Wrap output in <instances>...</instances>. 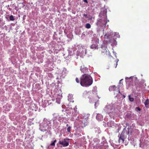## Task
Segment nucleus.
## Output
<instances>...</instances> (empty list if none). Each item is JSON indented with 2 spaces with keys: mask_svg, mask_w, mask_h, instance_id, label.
<instances>
[{
  "mask_svg": "<svg viewBox=\"0 0 149 149\" xmlns=\"http://www.w3.org/2000/svg\"><path fill=\"white\" fill-rule=\"evenodd\" d=\"M93 80L91 77L88 74H84L80 78V84L83 86L87 87L91 85Z\"/></svg>",
  "mask_w": 149,
  "mask_h": 149,
  "instance_id": "1",
  "label": "nucleus"
},
{
  "mask_svg": "<svg viewBox=\"0 0 149 149\" xmlns=\"http://www.w3.org/2000/svg\"><path fill=\"white\" fill-rule=\"evenodd\" d=\"M70 139H65L63 140H60L58 142V143L57 144L58 147L62 148V146L63 147H66L69 145Z\"/></svg>",
  "mask_w": 149,
  "mask_h": 149,
  "instance_id": "2",
  "label": "nucleus"
},
{
  "mask_svg": "<svg viewBox=\"0 0 149 149\" xmlns=\"http://www.w3.org/2000/svg\"><path fill=\"white\" fill-rule=\"evenodd\" d=\"M125 138H126L125 136L124 133L122 132L120 136L119 137L118 141L119 143H123Z\"/></svg>",
  "mask_w": 149,
  "mask_h": 149,
  "instance_id": "3",
  "label": "nucleus"
},
{
  "mask_svg": "<svg viewBox=\"0 0 149 149\" xmlns=\"http://www.w3.org/2000/svg\"><path fill=\"white\" fill-rule=\"evenodd\" d=\"M80 70L84 74H87L88 73V69L84 65L81 66Z\"/></svg>",
  "mask_w": 149,
  "mask_h": 149,
  "instance_id": "4",
  "label": "nucleus"
},
{
  "mask_svg": "<svg viewBox=\"0 0 149 149\" xmlns=\"http://www.w3.org/2000/svg\"><path fill=\"white\" fill-rule=\"evenodd\" d=\"M116 88V86L115 85L111 86L109 87V90L110 91H115V89Z\"/></svg>",
  "mask_w": 149,
  "mask_h": 149,
  "instance_id": "5",
  "label": "nucleus"
},
{
  "mask_svg": "<svg viewBox=\"0 0 149 149\" xmlns=\"http://www.w3.org/2000/svg\"><path fill=\"white\" fill-rule=\"evenodd\" d=\"M90 47L91 49H97L98 48V46H97V45H96L95 44H93Z\"/></svg>",
  "mask_w": 149,
  "mask_h": 149,
  "instance_id": "6",
  "label": "nucleus"
},
{
  "mask_svg": "<svg viewBox=\"0 0 149 149\" xmlns=\"http://www.w3.org/2000/svg\"><path fill=\"white\" fill-rule=\"evenodd\" d=\"M144 104L147 108H149V99H147L145 101Z\"/></svg>",
  "mask_w": 149,
  "mask_h": 149,
  "instance_id": "7",
  "label": "nucleus"
},
{
  "mask_svg": "<svg viewBox=\"0 0 149 149\" xmlns=\"http://www.w3.org/2000/svg\"><path fill=\"white\" fill-rule=\"evenodd\" d=\"M57 140L55 139L54 141H52L50 145L52 146H55V143L56 142Z\"/></svg>",
  "mask_w": 149,
  "mask_h": 149,
  "instance_id": "8",
  "label": "nucleus"
},
{
  "mask_svg": "<svg viewBox=\"0 0 149 149\" xmlns=\"http://www.w3.org/2000/svg\"><path fill=\"white\" fill-rule=\"evenodd\" d=\"M57 117H55L53 118L52 120L54 124H56L57 123Z\"/></svg>",
  "mask_w": 149,
  "mask_h": 149,
  "instance_id": "9",
  "label": "nucleus"
},
{
  "mask_svg": "<svg viewBox=\"0 0 149 149\" xmlns=\"http://www.w3.org/2000/svg\"><path fill=\"white\" fill-rule=\"evenodd\" d=\"M85 27L87 29H90L91 27V25L89 23H87L86 24Z\"/></svg>",
  "mask_w": 149,
  "mask_h": 149,
  "instance_id": "10",
  "label": "nucleus"
},
{
  "mask_svg": "<svg viewBox=\"0 0 149 149\" xmlns=\"http://www.w3.org/2000/svg\"><path fill=\"white\" fill-rule=\"evenodd\" d=\"M128 97L129 98V100L131 102H133L134 101V99L133 97H131L130 95H129L128 96Z\"/></svg>",
  "mask_w": 149,
  "mask_h": 149,
  "instance_id": "11",
  "label": "nucleus"
},
{
  "mask_svg": "<svg viewBox=\"0 0 149 149\" xmlns=\"http://www.w3.org/2000/svg\"><path fill=\"white\" fill-rule=\"evenodd\" d=\"M9 19L11 21H13L15 19L13 16L12 15H11L9 17Z\"/></svg>",
  "mask_w": 149,
  "mask_h": 149,
  "instance_id": "12",
  "label": "nucleus"
},
{
  "mask_svg": "<svg viewBox=\"0 0 149 149\" xmlns=\"http://www.w3.org/2000/svg\"><path fill=\"white\" fill-rule=\"evenodd\" d=\"M71 128V127H70V126H69L68 127V128H67V131L68 132H70V133L71 132H70V129Z\"/></svg>",
  "mask_w": 149,
  "mask_h": 149,
  "instance_id": "13",
  "label": "nucleus"
},
{
  "mask_svg": "<svg viewBox=\"0 0 149 149\" xmlns=\"http://www.w3.org/2000/svg\"><path fill=\"white\" fill-rule=\"evenodd\" d=\"M104 38L105 39H109V36L106 34L104 36Z\"/></svg>",
  "mask_w": 149,
  "mask_h": 149,
  "instance_id": "14",
  "label": "nucleus"
},
{
  "mask_svg": "<svg viewBox=\"0 0 149 149\" xmlns=\"http://www.w3.org/2000/svg\"><path fill=\"white\" fill-rule=\"evenodd\" d=\"M76 81L77 83H80V80L78 78H76Z\"/></svg>",
  "mask_w": 149,
  "mask_h": 149,
  "instance_id": "15",
  "label": "nucleus"
},
{
  "mask_svg": "<svg viewBox=\"0 0 149 149\" xmlns=\"http://www.w3.org/2000/svg\"><path fill=\"white\" fill-rule=\"evenodd\" d=\"M102 53H106L107 52V49L105 48V49H103V51H102Z\"/></svg>",
  "mask_w": 149,
  "mask_h": 149,
  "instance_id": "16",
  "label": "nucleus"
},
{
  "mask_svg": "<svg viewBox=\"0 0 149 149\" xmlns=\"http://www.w3.org/2000/svg\"><path fill=\"white\" fill-rule=\"evenodd\" d=\"M100 115H97L96 117V118L98 120H99L100 121L101 120V118H100V119H98V117H99Z\"/></svg>",
  "mask_w": 149,
  "mask_h": 149,
  "instance_id": "17",
  "label": "nucleus"
},
{
  "mask_svg": "<svg viewBox=\"0 0 149 149\" xmlns=\"http://www.w3.org/2000/svg\"><path fill=\"white\" fill-rule=\"evenodd\" d=\"M83 16L85 17L86 18H87V15L85 14H84L83 15Z\"/></svg>",
  "mask_w": 149,
  "mask_h": 149,
  "instance_id": "18",
  "label": "nucleus"
},
{
  "mask_svg": "<svg viewBox=\"0 0 149 149\" xmlns=\"http://www.w3.org/2000/svg\"><path fill=\"white\" fill-rule=\"evenodd\" d=\"M83 1H84V2L85 3H88L87 0H83Z\"/></svg>",
  "mask_w": 149,
  "mask_h": 149,
  "instance_id": "19",
  "label": "nucleus"
},
{
  "mask_svg": "<svg viewBox=\"0 0 149 149\" xmlns=\"http://www.w3.org/2000/svg\"><path fill=\"white\" fill-rule=\"evenodd\" d=\"M108 41H109V43H111V42H112V41L111 40H108Z\"/></svg>",
  "mask_w": 149,
  "mask_h": 149,
  "instance_id": "20",
  "label": "nucleus"
},
{
  "mask_svg": "<svg viewBox=\"0 0 149 149\" xmlns=\"http://www.w3.org/2000/svg\"><path fill=\"white\" fill-rule=\"evenodd\" d=\"M123 80V79H121L120 80V81H119V83L120 84L121 83V81Z\"/></svg>",
  "mask_w": 149,
  "mask_h": 149,
  "instance_id": "21",
  "label": "nucleus"
},
{
  "mask_svg": "<svg viewBox=\"0 0 149 149\" xmlns=\"http://www.w3.org/2000/svg\"><path fill=\"white\" fill-rule=\"evenodd\" d=\"M138 109V110H139V111H140L141 110V109H140V108H139V107H138L137 108Z\"/></svg>",
  "mask_w": 149,
  "mask_h": 149,
  "instance_id": "22",
  "label": "nucleus"
},
{
  "mask_svg": "<svg viewBox=\"0 0 149 149\" xmlns=\"http://www.w3.org/2000/svg\"><path fill=\"white\" fill-rule=\"evenodd\" d=\"M85 54H86V51H87V50L86 49H85Z\"/></svg>",
  "mask_w": 149,
  "mask_h": 149,
  "instance_id": "23",
  "label": "nucleus"
},
{
  "mask_svg": "<svg viewBox=\"0 0 149 149\" xmlns=\"http://www.w3.org/2000/svg\"><path fill=\"white\" fill-rule=\"evenodd\" d=\"M132 77H130V78H129V79H131Z\"/></svg>",
  "mask_w": 149,
  "mask_h": 149,
  "instance_id": "24",
  "label": "nucleus"
},
{
  "mask_svg": "<svg viewBox=\"0 0 149 149\" xmlns=\"http://www.w3.org/2000/svg\"><path fill=\"white\" fill-rule=\"evenodd\" d=\"M68 124H67V125H66V126H67V127H68Z\"/></svg>",
  "mask_w": 149,
  "mask_h": 149,
  "instance_id": "25",
  "label": "nucleus"
},
{
  "mask_svg": "<svg viewBox=\"0 0 149 149\" xmlns=\"http://www.w3.org/2000/svg\"><path fill=\"white\" fill-rule=\"evenodd\" d=\"M118 91H119V93H120V91L119 90H118Z\"/></svg>",
  "mask_w": 149,
  "mask_h": 149,
  "instance_id": "26",
  "label": "nucleus"
},
{
  "mask_svg": "<svg viewBox=\"0 0 149 149\" xmlns=\"http://www.w3.org/2000/svg\"><path fill=\"white\" fill-rule=\"evenodd\" d=\"M127 78H125V79H126Z\"/></svg>",
  "mask_w": 149,
  "mask_h": 149,
  "instance_id": "27",
  "label": "nucleus"
},
{
  "mask_svg": "<svg viewBox=\"0 0 149 149\" xmlns=\"http://www.w3.org/2000/svg\"><path fill=\"white\" fill-rule=\"evenodd\" d=\"M123 97H125V96H123Z\"/></svg>",
  "mask_w": 149,
  "mask_h": 149,
  "instance_id": "28",
  "label": "nucleus"
},
{
  "mask_svg": "<svg viewBox=\"0 0 149 149\" xmlns=\"http://www.w3.org/2000/svg\"><path fill=\"white\" fill-rule=\"evenodd\" d=\"M123 97H125V96H123Z\"/></svg>",
  "mask_w": 149,
  "mask_h": 149,
  "instance_id": "29",
  "label": "nucleus"
},
{
  "mask_svg": "<svg viewBox=\"0 0 149 149\" xmlns=\"http://www.w3.org/2000/svg\"><path fill=\"white\" fill-rule=\"evenodd\" d=\"M103 48V47H102V48Z\"/></svg>",
  "mask_w": 149,
  "mask_h": 149,
  "instance_id": "30",
  "label": "nucleus"
}]
</instances>
